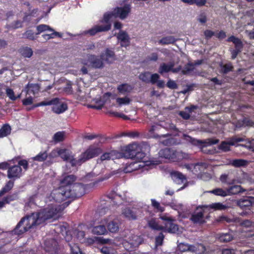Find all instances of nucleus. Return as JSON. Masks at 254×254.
<instances>
[{"label": "nucleus", "mask_w": 254, "mask_h": 254, "mask_svg": "<svg viewBox=\"0 0 254 254\" xmlns=\"http://www.w3.org/2000/svg\"><path fill=\"white\" fill-rule=\"evenodd\" d=\"M107 228L109 231L112 233H116L119 229L118 223L114 221L110 222L107 225Z\"/></svg>", "instance_id": "nucleus-39"}, {"label": "nucleus", "mask_w": 254, "mask_h": 254, "mask_svg": "<svg viewBox=\"0 0 254 254\" xmlns=\"http://www.w3.org/2000/svg\"><path fill=\"white\" fill-rule=\"evenodd\" d=\"M101 57L103 58L104 61L106 62L107 63H111L115 59V53L114 51L107 49L105 50V53L101 54Z\"/></svg>", "instance_id": "nucleus-20"}, {"label": "nucleus", "mask_w": 254, "mask_h": 254, "mask_svg": "<svg viewBox=\"0 0 254 254\" xmlns=\"http://www.w3.org/2000/svg\"><path fill=\"white\" fill-rule=\"evenodd\" d=\"M52 33L51 34H44L42 35V37L46 40H49L51 39H53L56 37H62V34L59 32L55 31H52Z\"/></svg>", "instance_id": "nucleus-43"}, {"label": "nucleus", "mask_w": 254, "mask_h": 254, "mask_svg": "<svg viewBox=\"0 0 254 254\" xmlns=\"http://www.w3.org/2000/svg\"><path fill=\"white\" fill-rule=\"evenodd\" d=\"M248 164L247 160L243 159H235L230 161L229 164L236 168L246 166Z\"/></svg>", "instance_id": "nucleus-23"}, {"label": "nucleus", "mask_w": 254, "mask_h": 254, "mask_svg": "<svg viewBox=\"0 0 254 254\" xmlns=\"http://www.w3.org/2000/svg\"><path fill=\"white\" fill-rule=\"evenodd\" d=\"M17 165H19L20 167L22 166L23 169L26 171L28 169V162L25 159L20 160L18 162V164Z\"/></svg>", "instance_id": "nucleus-62"}, {"label": "nucleus", "mask_w": 254, "mask_h": 254, "mask_svg": "<svg viewBox=\"0 0 254 254\" xmlns=\"http://www.w3.org/2000/svg\"><path fill=\"white\" fill-rule=\"evenodd\" d=\"M211 193L218 196H226L228 195V192L227 190H224L221 188H217L213 190L210 191Z\"/></svg>", "instance_id": "nucleus-48"}, {"label": "nucleus", "mask_w": 254, "mask_h": 254, "mask_svg": "<svg viewBox=\"0 0 254 254\" xmlns=\"http://www.w3.org/2000/svg\"><path fill=\"white\" fill-rule=\"evenodd\" d=\"M196 254H203L206 251L205 247L202 244H196Z\"/></svg>", "instance_id": "nucleus-56"}, {"label": "nucleus", "mask_w": 254, "mask_h": 254, "mask_svg": "<svg viewBox=\"0 0 254 254\" xmlns=\"http://www.w3.org/2000/svg\"><path fill=\"white\" fill-rule=\"evenodd\" d=\"M39 89L40 87L38 84L28 83L25 87L27 94L32 93L33 95H35L36 93H38Z\"/></svg>", "instance_id": "nucleus-28"}, {"label": "nucleus", "mask_w": 254, "mask_h": 254, "mask_svg": "<svg viewBox=\"0 0 254 254\" xmlns=\"http://www.w3.org/2000/svg\"><path fill=\"white\" fill-rule=\"evenodd\" d=\"M125 158L131 159L137 162L143 161L145 154L140 151L139 145L136 143L130 144L123 150L122 155Z\"/></svg>", "instance_id": "nucleus-3"}, {"label": "nucleus", "mask_w": 254, "mask_h": 254, "mask_svg": "<svg viewBox=\"0 0 254 254\" xmlns=\"http://www.w3.org/2000/svg\"><path fill=\"white\" fill-rule=\"evenodd\" d=\"M21 55L24 58H30L33 54L32 49L28 47H23L20 49Z\"/></svg>", "instance_id": "nucleus-34"}, {"label": "nucleus", "mask_w": 254, "mask_h": 254, "mask_svg": "<svg viewBox=\"0 0 254 254\" xmlns=\"http://www.w3.org/2000/svg\"><path fill=\"white\" fill-rule=\"evenodd\" d=\"M80 160V156H79V158L78 160H76L75 158L73 157L72 156H71V158L69 160H68V161L70 162L71 166L74 167L76 165H80L82 163H84V162H82V160Z\"/></svg>", "instance_id": "nucleus-58"}, {"label": "nucleus", "mask_w": 254, "mask_h": 254, "mask_svg": "<svg viewBox=\"0 0 254 254\" xmlns=\"http://www.w3.org/2000/svg\"><path fill=\"white\" fill-rule=\"evenodd\" d=\"M171 176L173 181L177 184H182L187 180L185 176L179 172H173L171 173Z\"/></svg>", "instance_id": "nucleus-19"}, {"label": "nucleus", "mask_w": 254, "mask_h": 254, "mask_svg": "<svg viewBox=\"0 0 254 254\" xmlns=\"http://www.w3.org/2000/svg\"><path fill=\"white\" fill-rule=\"evenodd\" d=\"M148 226L153 230L163 231L164 227L163 226L159 225L154 219H152L148 222Z\"/></svg>", "instance_id": "nucleus-38"}, {"label": "nucleus", "mask_w": 254, "mask_h": 254, "mask_svg": "<svg viewBox=\"0 0 254 254\" xmlns=\"http://www.w3.org/2000/svg\"><path fill=\"white\" fill-rule=\"evenodd\" d=\"M159 154L161 157L168 159L173 162L181 161L187 157V154L181 151L168 148L161 149Z\"/></svg>", "instance_id": "nucleus-4"}, {"label": "nucleus", "mask_w": 254, "mask_h": 254, "mask_svg": "<svg viewBox=\"0 0 254 254\" xmlns=\"http://www.w3.org/2000/svg\"><path fill=\"white\" fill-rule=\"evenodd\" d=\"M164 235L162 232H160L158 236L155 238V244L157 246H161L163 244Z\"/></svg>", "instance_id": "nucleus-57"}, {"label": "nucleus", "mask_w": 254, "mask_h": 254, "mask_svg": "<svg viewBox=\"0 0 254 254\" xmlns=\"http://www.w3.org/2000/svg\"><path fill=\"white\" fill-rule=\"evenodd\" d=\"M88 61L91 66L94 68L101 69L104 67V60L100 55V57L94 55H90L88 57Z\"/></svg>", "instance_id": "nucleus-12"}, {"label": "nucleus", "mask_w": 254, "mask_h": 254, "mask_svg": "<svg viewBox=\"0 0 254 254\" xmlns=\"http://www.w3.org/2000/svg\"><path fill=\"white\" fill-rule=\"evenodd\" d=\"M123 214L125 217L129 220H136L137 219L136 212L129 208H125L123 211Z\"/></svg>", "instance_id": "nucleus-29"}, {"label": "nucleus", "mask_w": 254, "mask_h": 254, "mask_svg": "<svg viewBox=\"0 0 254 254\" xmlns=\"http://www.w3.org/2000/svg\"><path fill=\"white\" fill-rule=\"evenodd\" d=\"M237 205L243 211L241 213L242 216L250 215L252 213V201L250 197H245L237 201Z\"/></svg>", "instance_id": "nucleus-7"}, {"label": "nucleus", "mask_w": 254, "mask_h": 254, "mask_svg": "<svg viewBox=\"0 0 254 254\" xmlns=\"http://www.w3.org/2000/svg\"><path fill=\"white\" fill-rule=\"evenodd\" d=\"M123 136H127L131 138H135L139 136V133L137 131H130L127 132H123L120 135L118 136V137H121Z\"/></svg>", "instance_id": "nucleus-54"}, {"label": "nucleus", "mask_w": 254, "mask_h": 254, "mask_svg": "<svg viewBox=\"0 0 254 254\" xmlns=\"http://www.w3.org/2000/svg\"><path fill=\"white\" fill-rule=\"evenodd\" d=\"M64 132L58 131L54 134L53 136V139L56 142H60L63 141L64 140Z\"/></svg>", "instance_id": "nucleus-49"}, {"label": "nucleus", "mask_w": 254, "mask_h": 254, "mask_svg": "<svg viewBox=\"0 0 254 254\" xmlns=\"http://www.w3.org/2000/svg\"><path fill=\"white\" fill-rule=\"evenodd\" d=\"M244 191L245 190L240 185H234L227 189L228 195L237 194Z\"/></svg>", "instance_id": "nucleus-27"}, {"label": "nucleus", "mask_w": 254, "mask_h": 254, "mask_svg": "<svg viewBox=\"0 0 254 254\" xmlns=\"http://www.w3.org/2000/svg\"><path fill=\"white\" fill-rule=\"evenodd\" d=\"M69 246L72 254H78L81 252L79 247L76 244H74L72 246L69 245Z\"/></svg>", "instance_id": "nucleus-63"}, {"label": "nucleus", "mask_w": 254, "mask_h": 254, "mask_svg": "<svg viewBox=\"0 0 254 254\" xmlns=\"http://www.w3.org/2000/svg\"><path fill=\"white\" fill-rule=\"evenodd\" d=\"M58 155L64 160L68 161L71 158L70 152L66 149H60L58 151Z\"/></svg>", "instance_id": "nucleus-33"}, {"label": "nucleus", "mask_w": 254, "mask_h": 254, "mask_svg": "<svg viewBox=\"0 0 254 254\" xmlns=\"http://www.w3.org/2000/svg\"><path fill=\"white\" fill-rule=\"evenodd\" d=\"M116 102L120 105H126L130 103V100L127 96L123 98L118 97L116 99Z\"/></svg>", "instance_id": "nucleus-53"}, {"label": "nucleus", "mask_w": 254, "mask_h": 254, "mask_svg": "<svg viewBox=\"0 0 254 254\" xmlns=\"http://www.w3.org/2000/svg\"><path fill=\"white\" fill-rule=\"evenodd\" d=\"M234 145L232 142H228L226 141H222L219 145L218 148L224 152L228 151L230 150V145Z\"/></svg>", "instance_id": "nucleus-45"}, {"label": "nucleus", "mask_w": 254, "mask_h": 254, "mask_svg": "<svg viewBox=\"0 0 254 254\" xmlns=\"http://www.w3.org/2000/svg\"><path fill=\"white\" fill-rule=\"evenodd\" d=\"M187 137V140L190 142L192 145L195 146H201L204 143V142L202 141V140L196 139L189 135H188Z\"/></svg>", "instance_id": "nucleus-51"}, {"label": "nucleus", "mask_w": 254, "mask_h": 254, "mask_svg": "<svg viewBox=\"0 0 254 254\" xmlns=\"http://www.w3.org/2000/svg\"><path fill=\"white\" fill-rule=\"evenodd\" d=\"M92 232L94 235H102L107 234V230L104 225H99L92 228Z\"/></svg>", "instance_id": "nucleus-25"}, {"label": "nucleus", "mask_w": 254, "mask_h": 254, "mask_svg": "<svg viewBox=\"0 0 254 254\" xmlns=\"http://www.w3.org/2000/svg\"><path fill=\"white\" fill-rule=\"evenodd\" d=\"M22 175V170L19 165H13L8 168L7 172V178L14 181L19 179Z\"/></svg>", "instance_id": "nucleus-10"}, {"label": "nucleus", "mask_w": 254, "mask_h": 254, "mask_svg": "<svg viewBox=\"0 0 254 254\" xmlns=\"http://www.w3.org/2000/svg\"><path fill=\"white\" fill-rule=\"evenodd\" d=\"M219 141V140L218 139L210 138L207 139V141L204 142V143L201 146L202 152L208 154H213L215 153L216 152L215 149H214L213 147L208 148L207 146H211L213 144H216L218 143Z\"/></svg>", "instance_id": "nucleus-15"}, {"label": "nucleus", "mask_w": 254, "mask_h": 254, "mask_svg": "<svg viewBox=\"0 0 254 254\" xmlns=\"http://www.w3.org/2000/svg\"><path fill=\"white\" fill-rule=\"evenodd\" d=\"M18 193L14 192L12 194H10L3 198V200L6 204L9 203L11 201L17 200L18 199Z\"/></svg>", "instance_id": "nucleus-46"}, {"label": "nucleus", "mask_w": 254, "mask_h": 254, "mask_svg": "<svg viewBox=\"0 0 254 254\" xmlns=\"http://www.w3.org/2000/svg\"><path fill=\"white\" fill-rule=\"evenodd\" d=\"M48 156L47 151L40 152L36 156L32 158L34 161L43 162L45 161Z\"/></svg>", "instance_id": "nucleus-37"}, {"label": "nucleus", "mask_w": 254, "mask_h": 254, "mask_svg": "<svg viewBox=\"0 0 254 254\" xmlns=\"http://www.w3.org/2000/svg\"><path fill=\"white\" fill-rule=\"evenodd\" d=\"M194 69V64L192 63H189L186 64L183 70L182 73L184 75L188 74L190 72L192 71Z\"/></svg>", "instance_id": "nucleus-44"}, {"label": "nucleus", "mask_w": 254, "mask_h": 254, "mask_svg": "<svg viewBox=\"0 0 254 254\" xmlns=\"http://www.w3.org/2000/svg\"><path fill=\"white\" fill-rule=\"evenodd\" d=\"M114 152H106L103 154L101 156V160L102 161L106 160H110L111 159H113L112 158V156Z\"/></svg>", "instance_id": "nucleus-61"}, {"label": "nucleus", "mask_w": 254, "mask_h": 254, "mask_svg": "<svg viewBox=\"0 0 254 254\" xmlns=\"http://www.w3.org/2000/svg\"><path fill=\"white\" fill-rule=\"evenodd\" d=\"M117 38L120 42L122 47H127L130 43V38L126 31H120L117 36Z\"/></svg>", "instance_id": "nucleus-16"}, {"label": "nucleus", "mask_w": 254, "mask_h": 254, "mask_svg": "<svg viewBox=\"0 0 254 254\" xmlns=\"http://www.w3.org/2000/svg\"><path fill=\"white\" fill-rule=\"evenodd\" d=\"M59 103L60 99L58 98H55L50 101H44L39 102L35 105L34 107H37L40 106L54 105L56 106L53 108V111L54 112L59 114L64 112L67 109V106L66 104L63 103L60 105H57Z\"/></svg>", "instance_id": "nucleus-5"}, {"label": "nucleus", "mask_w": 254, "mask_h": 254, "mask_svg": "<svg viewBox=\"0 0 254 254\" xmlns=\"http://www.w3.org/2000/svg\"><path fill=\"white\" fill-rule=\"evenodd\" d=\"M59 209L55 204H51L39 211L22 217L12 231V234L21 235L30 229L44 225L47 220L57 217Z\"/></svg>", "instance_id": "nucleus-1"}, {"label": "nucleus", "mask_w": 254, "mask_h": 254, "mask_svg": "<svg viewBox=\"0 0 254 254\" xmlns=\"http://www.w3.org/2000/svg\"><path fill=\"white\" fill-rule=\"evenodd\" d=\"M219 239L222 242H229L233 239V236L230 233H223L219 236Z\"/></svg>", "instance_id": "nucleus-42"}, {"label": "nucleus", "mask_w": 254, "mask_h": 254, "mask_svg": "<svg viewBox=\"0 0 254 254\" xmlns=\"http://www.w3.org/2000/svg\"><path fill=\"white\" fill-rule=\"evenodd\" d=\"M178 249L181 252H187L189 251V244L185 243H180L178 245Z\"/></svg>", "instance_id": "nucleus-64"}, {"label": "nucleus", "mask_w": 254, "mask_h": 254, "mask_svg": "<svg viewBox=\"0 0 254 254\" xmlns=\"http://www.w3.org/2000/svg\"><path fill=\"white\" fill-rule=\"evenodd\" d=\"M175 219H172L170 222L168 223H165V226H163L164 230L163 231L167 232L170 233H176L179 230V226L177 224L175 223Z\"/></svg>", "instance_id": "nucleus-17"}, {"label": "nucleus", "mask_w": 254, "mask_h": 254, "mask_svg": "<svg viewBox=\"0 0 254 254\" xmlns=\"http://www.w3.org/2000/svg\"><path fill=\"white\" fill-rule=\"evenodd\" d=\"M58 243L55 239H47L45 241L44 248L49 254H58Z\"/></svg>", "instance_id": "nucleus-9"}, {"label": "nucleus", "mask_w": 254, "mask_h": 254, "mask_svg": "<svg viewBox=\"0 0 254 254\" xmlns=\"http://www.w3.org/2000/svg\"><path fill=\"white\" fill-rule=\"evenodd\" d=\"M150 73L148 71L141 73L139 75V78L146 83H150Z\"/></svg>", "instance_id": "nucleus-47"}, {"label": "nucleus", "mask_w": 254, "mask_h": 254, "mask_svg": "<svg viewBox=\"0 0 254 254\" xmlns=\"http://www.w3.org/2000/svg\"><path fill=\"white\" fill-rule=\"evenodd\" d=\"M110 30V25L102 26L101 25H96L91 29L84 31L83 33L84 35H89L90 36H93L98 33L107 32Z\"/></svg>", "instance_id": "nucleus-14"}, {"label": "nucleus", "mask_w": 254, "mask_h": 254, "mask_svg": "<svg viewBox=\"0 0 254 254\" xmlns=\"http://www.w3.org/2000/svg\"><path fill=\"white\" fill-rule=\"evenodd\" d=\"M177 39H176L173 36H168L163 37L159 41V43L161 45H169V44H173L176 41Z\"/></svg>", "instance_id": "nucleus-31"}, {"label": "nucleus", "mask_w": 254, "mask_h": 254, "mask_svg": "<svg viewBox=\"0 0 254 254\" xmlns=\"http://www.w3.org/2000/svg\"><path fill=\"white\" fill-rule=\"evenodd\" d=\"M204 207H207L214 209L215 210H225L227 208V206L223 204L220 202L213 203L208 205V206H203Z\"/></svg>", "instance_id": "nucleus-36"}, {"label": "nucleus", "mask_w": 254, "mask_h": 254, "mask_svg": "<svg viewBox=\"0 0 254 254\" xmlns=\"http://www.w3.org/2000/svg\"><path fill=\"white\" fill-rule=\"evenodd\" d=\"M130 11L131 6L128 4H126L122 7H117L113 9L115 18L119 17L121 19L127 18Z\"/></svg>", "instance_id": "nucleus-11"}, {"label": "nucleus", "mask_w": 254, "mask_h": 254, "mask_svg": "<svg viewBox=\"0 0 254 254\" xmlns=\"http://www.w3.org/2000/svg\"><path fill=\"white\" fill-rule=\"evenodd\" d=\"M159 78L160 76L157 73H153L150 75V83H151L152 84H155L158 82Z\"/></svg>", "instance_id": "nucleus-60"}, {"label": "nucleus", "mask_w": 254, "mask_h": 254, "mask_svg": "<svg viewBox=\"0 0 254 254\" xmlns=\"http://www.w3.org/2000/svg\"><path fill=\"white\" fill-rule=\"evenodd\" d=\"M101 153V149L98 147H89L85 152L80 155V160L82 162L86 161L98 156Z\"/></svg>", "instance_id": "nucleus-8"}, {"label": "nucleus", "mask_w": 254, "mask_h": 254, "mask_svg": "<svg viewBox=\"0 0 254 254\" xmlns=\"http://www.w3.org/2000/svg\"><path fill=\"white\" fill-rule=\"evenodd\" d=\"M166 86L171 89H176L178 88V85L175 81L169 79L167 82Z\"/></svg>", "instance_id": "nucleus-59"}, {"label": "nucleus", "mask_w": 254, "mask_h": 254, "mask_svg": "<svg viewBox=\"0 0 254 254\" xmlns=\"http://www.w3.org/2000/svg\"><path fill=\"white\" fill-rule=\"evenodd\" d=\"M37 32L36 34L39 35L42 32L44 31L49 30L50 31H54V29L52 28L50 26L46 24H40L38 25L36 27Z\"/></svg>", "instance_id": "nucleus-41"}, {"label": "nucleus", "mask_w": 254, "mask_h": 254, "mask_svg": "<svg viewBox=\"0 0 254 254\" xmlns=\"http://www.w3.org/2000/svg\"><path fill=\"white\" fill-rule=\"evenodd\" d=\"M175 63L174 62H170L168 64L163 63L160 64L159 68V72L162 74L164 73H167L171 71L172 68L174 66Z\"/></svg>", "instance_id": "nucleus-22"}, {"label": "nucleus", "mask_w": 254, "mask_h": 254, "mask_svg": "<svg viewBox=\"0 0 254 254\" xmlns=\"http://www.w3.org/2000/svg\"><path fill=\"white\" fill-rule=\"evenodd\" d=\"M158 128V126L153 125L149 129V133L150 134V136L152 137L155 138H160L161 137H165L167 136H170L171 135L170 134H161L159 135L157 134H156L154 133V131L156 130Z\"/></svg>", "instance_id": "nucleus-32"}, {"label": "nucleus", "mask_w": 254, "mask_h": 254, "mask_svg": "<svg viewBox=\"0 0 254 254\" xmlns=\"http://www.w3.org/2000/svg\"><path fill=\"white\" fill-rule=\"evenodd\" d=\"M6 94L9 98L12 101H15L17 98H19L20 97V95L15 96L13 90L9 88H7L6 89Z\"/></svg>", "instance_id": "nucleus-50"}, {"label": "nucleus", "mask_w": 254, "mask_h": 254, "mask_svg": "<svg viewBox=\"0 0 254 254\" xmlns=\"http://www.w3.org/2000/svg\"><path fill=\"white\" fill-rule=\"evenodd\" d=\"M220 72L223 74H227L233 69V66L231 63L226 64H221L220 65Z\"/></svg>", "instance_id": "nucleus-40"}, {"label": "nucleus", "mask_w": 254, "mask_h": 254, "mask_svg": "<svg viewBox=\"0 0 254 254\" xmlns=\"http://www.w3.org/2000/svg\"><path fill=\"white\" fill-rule=\"evenodd\" d=\"M151 204L153 208L156 209L158 211L163 212L165 210L164 207L161 206L158 201L154 199H151Z\"/></svg>", "instance_id": "nucleus-52"}, {"label": "nucleus", "mask_w": 254, "mask_h": 254, "mask_svg": "<svg viewBox=\"0 0 254 254\" xmlns=\"http://www.w3.org/2000/svg\"><path fill=\"white\" fill-rule=\"evenodd\" d=\"M14 181L13 180H10L0 190V196L3 195L4 194L8 192L13 188Z\"/></svg>", "instance_id": "nucleus-26"}, {"label": "nucleus", "mask_w": 254, "mask_h": 254, "mask_svg": "<svg viewBox=\"0 0 254 254\" xmlns=\"http://www.w3.org/2000/svg\"><path fill=\"white\" fill-rule=\"evenodd\" d=\"M243 125L245 127H253L254 126V122L249 118L245 117L242 120Z\"/></svg>", "instance_id": "nucleus-55"}, {"label": "nucleus", "mask_w": 254, "mask_h": 254, "mask_svg": "<svg viewBox=\"0 0 254 254\" xmlns=\"http://www.w3.org/2000/svg\"><path fill=\"white\" fill-rule=\"evenodd\" d=\"M83 195V190L82 188L75 185L71 188L70 186H61L52 190L49 199L53 200L55 202L61 203L66 200L70 202L75 198H79Z\"/></svg>", "instance_id": "nucleus-2"}, {"label": "nucleus", "mask_w": 254, "mask_h": 254, "mask_svg": "<svg viewBox=\"0 0 254 254\" xmlns=\"http://www.w3.org/2000/svg\"><path fill=\"white\" fill-rule=\"evenodd\" d=\"M190 219L195 224H202L205 222L204 212L202 211L192 214Z\"/></svg>", "instance_id": "nucleus-18"}, {"label": "nucleus", "mask_w": 254, "mask_h": 254, "mask_svg": "<svg viewBox=\"0 0 254 254\" xmlns=\"http://www.w3.org/2000/svg\"><path fill=\"white\" fill-rule=\"evenodd\" d=\"M133 88L132 86L127 83H123L118 86L117 90L120 94L127 95L129 93Z\"/></svg>", "instance_id": "nucleus-21"}, {"label": "nucleus", "mask_w": 254, "mask_h": 254, "mask_svg": "<svg viewBox=\"0 0 254 254\" xmlns=\"http://www.w3.org/2000/svg\"><path fill=\"white\" fill-rule=\"evenodd\" d=\"M115 17V14L113 10L110 12H106L104 13L103 19L100 21L101 23H105V24L101 25L102 26L110 25V29H111L112 24L111 23V19Z\"/></svg>", "instance_id": "nucleus-24"}, {"label": "nucleus", "mask_w": 254, "mask_h": 254, "mask_svg": "<svg viewBox=\"0 0 254 254\" xmlns=\"http://www.w3.org/2000/svg\"><path fill=\"white\" fill-rule=\"evenodd\" d=\"M76 177L73 175H67L64 177V178L61 181L62 186H70L72 187V186L78 185L80 186L82 190H83V195L85 193V187L84 185L81 183H73L76 180Z\"/></svg>", "instance_id": "nucleus-13"}, {"label": "nucleus", "mask_w": 254, "mask_h": 254, "mask_svg": "<svg viewBox=\"0 0 254 254\" xmlns=\"http://www.w3.org/2000/svg\"><path fill=\"white\" fill-rule=\"evenodd\" d=\"M37 34L35 33L32 30H27L22 34V38L27 39L30 40H36L37 38Z\"/></svg>", "instance_id": "nucleus-35"}, {"label": "nucleus", "mask_w": 254, "mask_h": 254, "mask_svg": "<svg viewBox=\"0 0 254 254\" xmlns=\"http://www.w3.org/2000/svg\"><path fill=\"white\" fill-rule=\"evenodd\" d=\"M228 42H232L234 44L235 49H230L231 59H235L238 55L241 53L244 47V44L241 40L234 35H232L226 40Z\"/></svg>", "instance_id": "nucleus-6"}, {"label": "nucleus", "mask_w": 254, "mask_h": 254, "mask_svg": "<svg viewBox=\"0 0 254 254\" xmlns=\"http://www.w3.org/2000/svg\"><path fill=\"white\" fill-rule=\"evenodd\" d=\"M11 131V127L8 124H4L0 129V138L7 136Z\"/></svg>", "instance_id": "nucleus-30"}]
</instances>
